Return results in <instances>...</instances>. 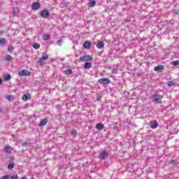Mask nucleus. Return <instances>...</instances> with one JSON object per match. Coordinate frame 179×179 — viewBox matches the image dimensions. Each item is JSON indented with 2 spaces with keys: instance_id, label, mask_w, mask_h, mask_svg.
Here are the masks:
<instances>
[{
  "instance_id": "nucleus-13",
  "label": "nucleus",
  "mask_w": 179,
  "mask_h": 179,
  "mask_svg": "<svg viewBox=\"0 0 179 179\" xmlns=\"http://www.w3.org/2000/svg\"><path fill=\"white\" fill-rule=\"evenodd\" d=\"M30 99H31V95H30V94H24L22 96L23 101H27L28 100H30Z\"/></svg>"
},
{
  "instance_id": "nucleus-44",
  "label": "nucleus",
  "mask_w": 179,
  "mask_h": 179,
  "mask_svg": "<svg viewBox=\"0 0 179 179\" xmlns=\"http://www.w3.org/2000/svg\"><path fill=\"white\" fill-rule=\"evenodd\" d=\"M131 1H134V0H131Z\"/></svg>"
},
{
  "instance_id": "nucleus-24",
  "label": "nucleus",
  "mask_w": 179,
  "mask_h": 179,
  "mask_svg": "<svg viewBox=\"0 0 179 179\" xmlns=\"http://www.w3.org/2000/svg\"><path fill=\"white\" fill-rule=\"evenodd\" d=\"M50 38H51V37L50 36V35L48 34H45L43 35V40L45 41H47V40H50Z\"/></svg>"
},
{
  "instance_id": "nucleus-28",
  "label": "nucleus",
  "mask_w": 179,
  "mask_h": 179,
  "mask_svg": "<svg viewBox=\"0 0 179 179\" xmlns=\"http://www.w3.org/2000/svg\"><path fill=\"white\" fill-rule=\"evenodd\" d=\"M172 65H174L175 66H177V65H179V60H176L172 62Z\"/></svg>"
},
{
  "instance_id": "nucleus-4",
  "label": "nucleus",
  "mask_w": 179,
  "mask_h": 179,
  "mask_svg": "<svg viewBox=\"0 0 179 179\" xmlns=\"http://www.w3.org/2000/svg\"><path fill=\"white\" fill-rule=\"evenodd\" d=\"M98 82L101 85H110L111 83V80L108 78H100Z\"/></svg>"
},
{
  "instance_id": "nucleus-31",
  "label": "nucleus",
  "mask_w": 179,
  "mask_h": 179,
  "mask_svg": "<svg viewBox=\"0 0 179 179\" xmlns=\"http://www.w3.org/2000/svg\"><path fill=\"white\" fill-rule=\"evenodd\" d=\"M64 73H66V75H71V73H72V69H69L67 71H65Z\"/></svg>"
},
{
  "instance_id": "nucleus-40",
  "label": "nucleus",
  "mask_w": 179,
  "mask_h": 179,
  "mask_svg": "<svg viewBox=\"0 0 179 179\" xmlns=\"http://www.w3.org/2000/svg\"><path fill=\"white\" fill-rule=\"evenodd\" d=\"M22 179H27V177L23 176V177L22 178Z\"/></svg>"
},
{
  "instance_id": "nucleus-6",
  "label": "nucleus",
  "mask_w": 179,
  "mask_h": 179,
  "mask_svg": "<svg viewBox=\"0 0 179 179\" xmlns=\"http://www.w3.org/2000/svg\"><path fill=\"white\" fill-rule=\"evenodd\" d=\"M41 15L43 19H47L50 16V11L47 9L42 10Z\"/></svg>"
},
{
  "instance_id": "nucleus-1",
  "label": "nucleus",
  "mask_w": 179,
  "mask_h": 179,
  "mask_svg": "<svg viewBox=\"0 0 179 179\" xmlns=\"http://www.w3.org/2000/svg\"><path fill=\"white\" fill-rule=\"evenodd\" d=\"M152 101L155 104H162V99H163V96L159 94H155L152 95Z\"/></svg>"
},
{
  "instance_id": "nucleus-14",
  "label": "nucleus",
  "mask_w": 179,
  "mask_h": 179,
  "mask_svg": "<svg viewBox=\"0 0 179 179\" xmlns=\"http://www.w3.org/2000/svg\"><path fill=\"white\" fill-rule=\"evenodd\" d=\"M96 129L99 131H102V129H104V124L103 123H98L96 125Z\"/></svg>"
},
{
  "instance_id": "nucleus-7",
  "label": "nucleus",
  "mask_w": 179,
  "mask_h": 179,
  "mask_svg": "<svg viewBox=\"0 0 179 179\" xmlns=\"http://www.w3.org/2000/svg\"><path fill=\"white\" fill-rule=\"evenodd\" d=\"M31 8L33 10H38L41 8V4L38 2H34L32 3Z\"/></svg>"
},
{
  "instance_id": "nucleus-5",
  "label": "nucleus",
  "mask_w": 179,
  "mask_h": 179,
  "mask_svg": "<svg viewBox=\"0 0 179 179\" xmlns=\"http://www.w3.org/2000/svg\"><path fill=\"white\" fill-rule=\"evenodd\" d=\"M20 76H30V71L28 70L24 69L18 72Z\"/></svg>"
},
{
  "instance_id": "nucleus-25",
  "label": "nucleus",
  "mask_w": 179,
  "mask_h": 179,
  "mask_svg": "<svg viewBox=\"0 0 179 179\" xmlns=\"http://www.w3.org/2000/svg\"><path fill=\"white\" fill-rule=\"evenodd\" d=\"M90 6L91 8H94V6H96V1H91L90 2Z\"/></svg>"
},
{
  "instance_id": "nucleus-29",
  "label": "nucleus",
  "mask_w": 179,
  "mask_h": 179,
  "mask_svg": "<svg viewBox=\"0 0 179 179\" xmlns=\"http://www.w3.org/2000/svg\"><path fill=\"white\" fill-rule=\"evenodd\" d=\"M171 164H173L174 166H177V164H178L177 159H173L171 161Z\"/></svg>"
},
{
  "instance_id": "nucleus-8",
  "label": "nucleus",
  "mask_w": 179,
  "mask_h": 179,
  "mask_svg": "<svg viewBox=\"0 0 179 179\" xmlns=\"http://www.w3.org/2000/svg\"><path fill=\"white\" fill-rule=\"evenodd\" d=\"M150 127L151 129H156L157 127H159V123H157V121L155 120L150 122Z\"/></svg>"
},
{
  "instance_id": "nucleus-34",
  "label": "nucleus",
  "mask_w": 179,
  "mask_h": 179,
  "mask_svg": "<svg viewBox=\"0 0 179 179\" xmlns=\"http://www.w3.org/2000/svg\"><path fill=\"white\" fill-rule=\"evenodd\" d=\"M173 13L175 15H178L179 14V10L178 9H175L173 10Z\"/></svg>"
},
{
  "instance_id": "nucleus-21",
  "label": "nucleus",
  "mask_w": 179,
  "mask_h": 179,
  "mask_svg": "<svg viewBox=\"0 0 179 179\" xmlns=\"http://www.w3.org/2000/svg\"><path fill=\"white\" fill-rule=\"evenodd\" d=\"M6 99L8 101H12V100H15V96L13 95H7Z\"/></svg>"
},
{
  "instance_id": "nucleus-43",
  "label": "nucleus",
  "mask_w": 179,
  "mask_h": 179,
  "mask_svg": "<svg viewBox=\"0 0 179 179\" xmlns=\"http://www.w3.org/2000/svg\"><path fill=\"white\" fill-rule=\"evenodd\" d=\"M67 4H69V2H67Z\"/></svg>"
},
{
  "instance_id": "nucleus-32",
  "label": "nucleus",
  "mask_w": 179,
  "mask_h": 179,
  "mask_svg": "<svg viewBox=\"0 0 179 179\" xmlns=\"http://www.w3.org/2000/svg\"><path fill=\"white\" fill-rule=\"evenodd\" d=\"M112 73H114V74L118 73V70L117 69H112Z\"/></svg>"
},
{
  "instance_id": "nucleus-2",
  "label": "nucleus",
  "mask_w": 179,
  "mask_h": 179,
  "mask_svg": "<svg viewBox=\"0 0 179 179\" xmlns=\"http://www.w3.org/2000/svg\"><path fill=\"white\" fill-rule=\"evenodd\" d=\"M48 59V55L47 53H43L41 58L37 62L38 65L43 66L44 65L43 61H47Z\"/></svg>"
},
{
  "instance_id": "nucleus-26",
  "label": "nucleus",
  "mask_w": 179,
  "mask_h": 179,
  "mask_svg": "<svg viewBox=\"0 0 179 179\" xmlns=\"http://www.w3.org/2000/svg\"><path fill=\"white\" fill-rule=\"evenodd\" d=\"M14 167H15L14 163H11V164H8V170H12V169H13Z\"/></svg>"
},
{
  "instance_id": "nucleus-17",
  "label": "nucleus",
  "mask_w": 179,
  "mask_h": 179,
  "mask_svg": "<svg viewBox=\"0 0 179 179\" xmlns=\"http://www.w3.org/2000/svg\"><path fill=\"white\" fill-rule=\"evenodd\" d=\"M97 48L101 49L104 48V42L100 41L96 44Z\"/></svg>"
},
{
  "instance_id": "nucleus-27",
  "label": "nucleus",
  "mask_w": 179,
  "mask_h": 179,
  "mask_svg": "<svg viewBox=\"0 0 179 179\" xmlns=\"http://www.w3.org/2000/svg\"><path fill=\"white\" fill-rule=\"evenodd\" d=\"M71 135H74V136H76V135H78V131H76V129L71 130Z\"/></svg>"
},
{
  "instance_id": "nucleus-11",
  "label": "nucleus",
  "mask_w": 179,
  "mask_h": 179,
  "mask_svg": "<svg viewBox=\"0 0 179 179\" xmlns=\"http://www.w3.org/2000/svg\"><path fill=\"white\" fill-rule=\"evenodd\" d=\"M108 157V152L104 150L101 153V158L102 159H107Z\"/></svg>"
},
{
  "instance_id": "nucleus-30",
  "label": "nucleus",
  "mask_w": 179,
  "mask_h": 179,
  "mask_svg": "<svg viewBox=\"0 0 179 179\" xmlns=\"http://www.w3.org/2000/svg\"><path fill=\"white\" fill-rule=\"evenodd\" d=\"M9 179H19V176L17 175H13L9 177Z\"/></svg>"
},
{
  "instance_id": "nucleus-18",
  "label": "nucleus",
  "mask_w": 179,
  "mask_h": 179,
  "mask_svg": "<svg viewBox=\"0 0 179 179\" xmlns=\"http://www.w3.org/2000/svg\"><path fill=\"white\" fill-rule=\"evenodd\" d=\"M4 61H7L8 62H10V61H13V57H12L11 55H8L7 56H6V57L4 58Z\"/></svg>"
},
{
  "instance_id": "nucleus-22",
  "label": "nucleus",
  "mask_w": 179,
  "mask_h": 179,
  "mask_svg": "<svg viewBox=\"0 0 179 179\" xmlns=\"http://www.w3.org/2000/svg\"><path fill=\"white\" fill-rule=\"evenodd\" d=\"M11 76L10 74H6L4 76V81L5 82H9V80L10 79Z\"/></svg>"
},
{
  "instance_id": "nucleus-38",
  "label": "nucleus",
  "mask_w": 179,
  "mask_h": 179,
  "mask_svg": "<svg viewBox=\"0 0 179 179\" xmlns=\"http://www.w3.org/2000/svg\"><path fill=\"white\" fill-rule=\"evenodd\" d=\"M22 146H27V143H22Z\"/></svg>"
},
{
  "instance_id": "nucleus-42",
  "label": "nucleus",
  "mask_w": 179,
  "mask_h": 179,
  "mask_svg": "<svg viewBox=\"0 0 179 179\" xmlns=\"http://www.w3.org/2000/svg\"><path fill=\"white\" fill-rule=\"evenodd\" d=\"M2 111V109H0V113Z\"/></svg>"
},
{
  "instance_id": "nucleus-15",
  "label": "nucleus",
  "mask_w": 179,
  "mask_h": 179,
  "mask_svg": "<svg viewBox=\"0 0 179 179\" xmlns=\"http://www.w3.org/2000/svg\"><path fill=\"white\" fill-rule=\"evenodd\" d=\"M48 122V120L47 119H43L42 120L39 124H38V127H44V125H45Z\"/></svg>"
},
{
  "instance_id": "nucleus-9",
  "label": "nucleus",
  "mask_w": 179,
  "mask_h": 179,
  "mask_svg": "<svg viewBox=\"0 0 179 179\" xmlns=\"http://www.w3.org/2000/svg\"><path fill=\"white\" fill-rule=\"evenodd\" d=\"M164 70V66L163 65H158L155 67L154 71L155 72H162V71Z\"/></svg>"
},
{
  "instance_id": "nucleus-12",
  "label": "nucleus",
  "mask_w": 179,
  "mask_h": 179,
  "mask_svg": "<svg viewBox=\"0 0 179 179\" xmlns=\"http://www.w3.org/2000/svg\"><path fill=\"white\" fill-rule=\"evenodd\" d=\"M83 47L84 48H90V47H92V42L89 41H85L83 43Z\"/></svg>"
},
{
  "instance_id": "nucleus-3",
  "label": "nucleus",
  "mask_w": 179,
  "mask_h": 179,
  "mask_svg": "<svg viewBox=\"0 0 179 179\" xmlns=\"http://www.w3.org/2000/svg\"><path fill=\"white\" fill-rule=\"evenodd\" d=\"M93 59V57L90 55H85L80 57V61L81 62H87V61H92Z\"/></svg>"
},
{
  "instance_id": "nucleus-33",
  "label": "nucleus",
  "mask_w": 179,
  "mask_h": 179,
  "mask_svg": "<svg viewBox=\"0 0 179 179\" xmlns=\"http://www.w3.org/2000/svg\"><path fill=\"white\" fill-rule=\"evenodd\" d=\"M167 85L171 87V86H174V83L169 81L167 83Z\"/></svg>"
},
{
  "instance_id": "nucleus-16",
  "label": "nucleus",
  "mask_w": 179,
  "mask_h": 179,
  "mask_svg": "<svg viewBox=\"0 0 179 179\" xmlns=\"http://www.w3.org/2000/svg\"><path fill=\"white\" fill-rule=\"evenodd\" d=\"M6 44V39L4 38H0V45L1 47H5V45Z\"/></svg>"
},
{
  "instance_id": "nucleus-35",
  "label": "nucleus",
  "mask_w": 179,
  "mask_h": 179,
  "mask_svg": "<svg viewBox=\"0 0 179 179\" xmlns=\"http://www.w3.org/2000/svg\"><path fill=\"white\" fill-rule=\"evenodd\" d=\"M64 42V40L62 39H60L59 41H58V45H62V43Z\"/></svg>"
},
{
  "instance_id": "nucleus-37",
  "label": "nucleus",
  "mask_w": 179,
  "mask_h": 179,
  "mask_svg": "<svg viewBox=\"0 0 179 179\" xmlns=\"http://www.w3.org/2000/svg\"><path fill=\"white\" fill-rule=\"evenodd\" d=\"M13 160H15V157H9V162H13Z\"/></svg>"
},
{
  "instance_id": "nucleus-39",
  "label": "nucleus",
  "mask_w": 179,
  "mask_h": 179,
  "mask_svg": "<svg viewBox=\"0 0 179 179\" xmlns=\"http://www.w3.org/2000/svg\"><path fill=\"white\" fill-rule=\"evenodd\" d=\"M13 15H16V10H13Z\"/></svg>"
},
{
  "instance_id": "nucleus-41",
  "label": "nucleus",
  "mask_w": 179,
  "mask_h": 179,
  "mask_svg": "<svg viewBox=\"0 0 179 179\" xmlns=\"http://www.w3.org/2000/svg\"><path fill=\"white\" fill-rule=\"evenodd\" d=\"M0 85H2V80L1 78H0Z\"/></svg>"
},
{
  "instance_id": "nucleus-19",
  "label": "nucleus",
  "mask_w": 179,
  "mask_h": 179,
  "mask_svg": "<svg viewBox=\"0 0 179 179\" xmlns=\"http://www.w3.org/2000/svg\"><path fill=\"white\" fill-rule=\"evenodd\" d=\"M32 47L35 50H38V48H40V43H38L37 42H35V43H33Z\"/></svg>"
},
{
  "instance_id": "nucleus-10",
  "label": "nucleus",
  "mask_w": 179,
  "mask_h": 179,
  "mask_svg": "<svg viewBox=\"0 0 179 179\" xmlns=\"http://www.w3.org/2000/svg\"><path fill=\"white\" fill-rule=\"evenodd\" d=\"M3 152L5 153H11L12 152V147H10V145H6L3 148Z\"/></svg>"
},
{
  "instance_id": "nucleus-23",
  "label": "nucleus",
  "mask_w": 179,
  "mask_h": 179,
  "mask_svg": "<svg viewBox=\"0 0 179 179\" xmlns=\"http://www.w3.org/2000/svg\"><path fill=\"white\" fill-rule=\"evenodd\" d=\"M14 50H15V48L13 47V45L8 46V52H13Z\"/></svg>"
},
{
  "instance_id": "nucleus-36",
  "label": "nucleus",
  "mask_w": 179,
  "mask_h": 179,
  "mask_svg": "<svg viewBox=\"0 0 179 179\" xmlns=\"http://www.w3.org/2000/svg\"><path fill=\"white\" fill-rule=\"evenodd\" d=\"M0 179H9V176H4L2 178H1Z\"/></svg>"
},
{
  "instance_id": "nucleus-20",
  "label": "nucleus",
  "mask_w": 179,
  "mask_h": 179,
  "mask_svg": "<svg viewBox=\"0 0 179 179\" xmlns=\"http://www.w3.org/2000/svg\"><path fill=\"white\" fill-rule=\"evenodd\" d=\"M90 68H92V63L90 62H86L84 65L85 69H90Z\"/></svg>"
}]
</instances>
